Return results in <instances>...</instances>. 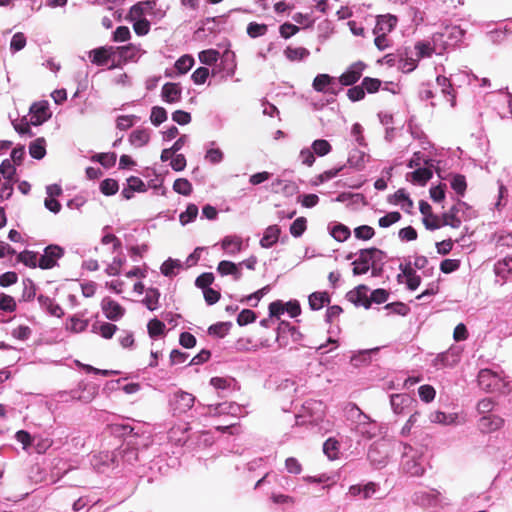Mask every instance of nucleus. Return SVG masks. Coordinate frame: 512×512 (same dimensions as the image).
I'll return each mask as SVG.
<instances>
[{
	"label": "nucleus",
	"instance_id": "1",
	"mask_svg": "<svg viewBox=\"0 0 512 512\" xmlns=\"http://www.w3.org/2000/svg\"><path fill=\"white\" fill-rule=\"evenodd\" d=\"M402 468L403 471L411 476H422L425 471V460L423 455L416 451L411 445L401 442Z\"/></svg>",
	"mask_w": 512,
	"mask_h": 512
},
{
	"label": "nucleus",
	"instance_id": "2",
	"mask_svg": "<svg viewBox=\"0 0 512 512\" xmlns=\"http://www.w3.org/2000/svg\"><path fill=\"white\" fill-rule=\"evenodd\" d=\"M98 393L97 385L81 380L77 387L70 391H60L58 393L59 401L69 402L70 400L80 401L83 403L91 402Z\"/></svg>",
	"mask_w": 512,
	"mask_h": 512
},
{
	"label": "nucleus",
	"instance_id": "3",
	"mask_svg": "<svg viewBox=\"0 0 512 512\" xmlns=\"http://www.w3.org/2000/svg\"><path fill=\"white\" fill-rule=\"evenodd\" d=\"M116 46H100L88 52V57L92 64L97 66H106L112 70L120 67V63L116 61Z\"/></svg>",
	"mask_w": 512,
	"mask_h": 512
},
{
	"label": "nucleus",
	"instance_id": "4",
	"mask_svg": "<svg viewBox=\"0 0 512 512\" xmlns=\"http://www.w3.org/2000/svg\"><path fill=\"white\" fill-rule=\"evenodd\" d=\"M378 255L382 256V250L376 247L360 249L358 251V258L352 262L353 275L366 274Z\"/></svg>",
	"mask_w": 512,
	"mask_h": 512
},
{
	"label": "nucleus",
	"instance_id": "5",
	"mask_svg": "<svg viewBox=\"0 0 512 512\" xmlns=\"http://www.w3.org/2000/svg\"><path fill=\"white\" fill-rule=\"evenodd\" d=\"M288 335L291 336L293 342H300L303 338V334L298 328L288 321L281 320L276 329V341L280 348H284L288 345Z\"/></svg>",
	"mask_w": 512,
	"mask_h": 512
},
{
	"label": "nucleus",
	"instance_id": "6",
	"mask_svg": "<svg viewBox=\"0 0 512 512\" xmlns=\"http://www.w3.org/2000/svg\"><path fill=\"white\" fill-rule=\"evenodd\" d=\"M169 403L171 409L173 410V414L181 415L193 407L195 403V397L191 393L179 390L173 394Z\"/></svg>",
	"mask_w": 512,
	"mask_h": 512
},
{
	"label": "nucleus",
	"instance_id": "7",
	"mask_svg": "<svg viewBox=\"0 0 512 512\" xmlns=\"http://www.w3.org/2000/svg\"><path fill=\"white\" fill-rule=\"evenodd\" d=\"M479 387L486 392L500 390L502 387V377L491 369H481L477 377Z\"/></svg>",
	"mask_w": 512,
	"mask_h": 512
},
{
	"label": "nucleus",
	"instance_id": "8",
	"mask_svg": "<svg viewBox=\"0 0 512 512\" xmlns=\"http://www.w3.org/2000/svg\"><path fill=\"white\" fill-rule=\"evenodd\" d=\"M64 255V249L56 244H50L44 248V253L38 260V267L43 270L52 269Z\"/></svg>",
	"mask_w": 512,
	"mask_h": 512
},
{
	"label": "nucleus",
	"instance_id": "9",
	"mask_svg": "<svg viewBox=\"0 0 512 512\" xmlns=\"http://www.w3.org/2000/svg\"><path fill=\"white\" fill-rule=\"evenodd\" d=\"M351 430L358 436L363 439L371 440L379 435L380 427L379 424L371 419L369 415H366V419H363L360 422H357Z\"/></svg>",
	"mask_w": 512,
	"mask_h": 512
},
{
	"label": "nucleus",
	"instance_id": "10",
	"mask_svg": "<svg viewBox=\"0 0 512 512\" xmlns=\"http://www.w3.org/2000/svg\"><path fill=\"white\" fill-rule=\"evenodd\" d=\"M390 404L394 414L403 415L412 410L416 400L407 393L391 394Z\"/></svg>",
	"mask_w": 512,
	"mask_h": 512
},
{
	"label": "nucleus",
	"instance_id": "11",
	"mask_svg": "<svg viewBox=\"0 0 512 512\" xmlns=\"http://www.w3.org/2000/svg\"><path fill=\"white\" fill-rule=\"evenodd\" d=\"M143 8L140 3L133 5L130 8L129 16L133 23V29L139 36L146 35L150 30V22L143 18Z\"/></svg>",
	"mask_w": 512,
	"mask_h": 512
},
{
	"label": "nucleus",
	"instance_id": "12",
	"mask_svg": "<svg viewBox=\"0 0 512 512\" xmlns=\"http://www.w3.org/2000/svg\"><path fill=\"white\" fill-rule=\"evenodd\" d=\"M30 124L33 126H40L51 117L49 111V104L47 101L35 102L31 105L30 109Z\"/></svg>",
	"mask_w": 512,
	"mask_h": 512
},
{
	"label": "nucleus",
	"instance_id": "13",
	"mask_svg": "<svg viewBox=\"0 0 512 512\" xmlns=\"http://www.w3.org/2000/svg\"><path fill=\"white\" fill-rule=\"evenodd\" d=\"M366 68L365 63L357 61L349 66V68L341 74L338 82L342 86L354 85L362 76L364 69Z\"/></svg>",
	"mask_w": 512,
	"mask_h": 512
},
{
	"label": "nucleus",
	"instance_id": "14",
	"mask_svg": "<svg viewBox=\"0 0 512 512\" xmlns=\"http://www.w3.org/2000/svg\"><path fill=\"white\" fill-rule=\"evenodd\" d=\"M223 47L225 48L222 54H220V69L225 72L227 77H232L235 74L237 64L236 56L233 51L230 50V43L226 42Z\"/></svg>",
	"mask_w": 512,
	"mask_h": 512
},
{
	"label": "nucleus",
	"instance_id": "15",
	"mask_svg": "<svg viewBox=\"0 0 512 512\" xmlns=\"http://www.w3.org/2000/svg\"><path fill=\"white\" fill-rule=\"evenodd\" d=\"M425 167H418L408 174L410 181L414 184L425 186L427 182L433 177L432 160H424Z\"/></svg>",
	"mask_w": 512,
	"mask_h": 512
},
{
	"label": "nucleus",
	"instance_id": "16",
	"mask_svg": "<svg viewBox=\"0 0 512 512\" xmlns=\"http://www.w3.org/2000/svg\"><path fill=\"white\" fill-rule=\"evenodd\" d=\"M241 406L235 402H222L208 405V414L211 416L230 415L237 417L241 413Z\"/></svg>",
	"mask_w": 512,
	"mask_h": 512
},
{
	"label": "nucleus",
	"instance_id": "17",
	"mask_svg": "<svg viewBox=\"0 0 512 512\" xmlns=\"http://www.w3.org/2000/svg\"><path fill=\"white\" fill-rule=\"evenodd\" d=\"M116 61L120 63V67L128 61H137L141 55L142 50L134 44L124 46H116Z\"/></svg>",
	"mask_w": 512,
	"mask_h": 512
},
{
	"label": "nucleus",
	"instance_id": "18",
	"mask_svg": "<svg viewBox=\"0 0 512 512\" xmlns=\"http://www.w3.org/2000/svg\"><path fill=\"white\" fill-rule=\"evenodd\" d=\"M101 308L106 318L111 321H118L125 313V309L110 297L103 298Z\"/></svg>",
	"mask_w": 512,
	"mask_h": 512
},
{
	"label": "nucleus",
	"instance_id": "19",
	"mask_svg": "<svg viewBox=\"0 0 512 512\" xmlns=\"http://www.w3.org/2000/svg\"><path fill=\"white\" fill-rule=\"evenodd\" d=\"M504 424V419L495 414L481 416L478 420V428L482 433H492L499 430Z\"/></svg>",
	"mask_w": 512,
	"mask_h": 512
},
{
	"label": "nucleus",
	"instance_id": "20",
	"mask_svg": "<svg viewBox=\"0 0 512 512\" xmlns=\"http://www.w3.org/2000/svg\"><path fill=\"white\" fill-rule=\"evenodd\" d=\"M494 272L498 278L497 282L503 285L512 276V256L498 260L494 265Z\"/></svg>",
	"mask_w": 512,
	"mask_h": 512
},
{
	"label": "nucleus",
	"instance_id": "21",
	"mask_svg": "<svg viewBox=\"0 0 512 512\" xmlns=\"http://www.w3.org/2000/svg\"><path fill=\"white\" fill-rule=\"evenodd\" d=\"M182 89L179 83L167 82L163 85L161 98L165 103L173 104L181 100Z\"/></svg>",
	"mask_w": 512,
	"mask_h": 512
},
{
	"label": "nucleus",
	"instance_id": "22",
	"mask_svg": "<svg viewBox=\"0 0 512 512\" xmlns=\"http://www.w3.org/2000/svg\"><path fill=\"white\" fill-rule=\"evenodd\" d=\"M465 33V30H463L460 26L451 25L446 26L443 29L441 37L445 39V44L447 46H455L463 40Z\"/></svg>",
	"mask_w": 512,
	"mask_h": 512
},
{
	"label": "nucleus",
	"instance_id": "23",
	"mask_svg": "<svg viewBox=\"0 0 512 512\" xmlns=\"http://www.w3.org/2000/svg\"><path fill=\"white\" fill-rule=\"evenodd\" d=\"M221 247L226 254L235 256L243 250L242 238L238 235H227L222 239Z\"/></svg>",
	"mask_w": 512,
	"mask_h": 512
},
{
	"label": "nucleus",
	"instance_id": "24",
	"mask_svg": "<svg viewBox=\"0 0 512 512\" xmlns=\"http://www.w3.org/2000/svg\"><path fill=\"white\" fill-rule=\"evenodd\" d=\"M368 287L364 284L358 285L354 291H351L347 294L349 300L353 302L356 306H363L366 309L370 308L371 301L367 297Z\"/></svg>",
	"mask_w": 512,
	"mask_h": 512
},
{
	"label": "nucleus",
	"instance_id": "25",
	"mask_svg": "<svg viewBox=\"0 0 512 512\" xmlns=\"http://www.w3.org/2000/svg\"><path fill=\"white\" fill-rule=\"evenodd\" d=\"M280 234L281 228L278 225L274 224L268 226L265 229L262 238L260 239V246L265 249L271 248L278 242Z\"/></svg>",
	"mask_w": 512,
	"mask_h": 512
},
{
	"label": "nucleus",
	"instance_id": "26",
	"mask_svg": "<svg viewBox=\"0 0 512 512\" xmlns=\"http://www.w3.org/2000/svg\"><path fill=\"white\" fill-rule=\"evenodd\" d=\"M398 19L396 16L391 14L380 15L377 18L376 26L374 28V33H383L387 34L391 32L395 26L397 25Z\"/></svg>",
	"mask_w": 512,
	"mask_h": 512
},
{
	"label": "nucleus",
	"instance_id": "27",
	"mask_svg": "<svg viewBox=\"0 0 512 512\" xmlns=\"http://www.w3.org/2000/svg\"><path fill=\"white\" fill-rule=\"evenodd\" d=\"M150 141V130L148 128H137L129 136V142L132 146L140 148Z\"/></svg>",
	"mask_w": 512,
	"mask_h": 512
},
{
	"label": "nucleus",
	"instance_id": "28",
	"mask_svg": "<svg viewBox=\"0 0 512 512\" xmlns=\"http://www.w3.org/2000/svg\"><path fill=\"white\" fill-rule=\"evenodd\" d=\"M459 362V358L457 355L452 354V352H442L436 356L433 360V366L437 369H442L445 367H453Z\"/></svg>",
	"mask_w": 512,
	"mask_h": 512
},
{
	"label": "nucleus",
	"instance_id": "29",
	"mask_svg": "<svg viewBox=\"0 0 512 512\" xmlns=\"http://www.w3.org/2000/svg\"><path fill=\"white\" fill-rule=\"evenodd\" d=\"M345 415L348 421L351 422L352 427L357 424V422L366 419V413H364L355 403L349 402L346 404Z\"/></svg>",
	"mask_w": 512,
	"mask_h": 512
},
{
	"label": "nucleus",
	"instance_id": "30",
	"mask_svg": "<svg viewBox=\"0 0 512 512\" xmlns=\"http://www.w3.org/2000/svg\"><path fill=\"white\" fill-rule=\"evenodd\" d=\"M458 419L457 413H446L442 411H434L429 415V420L432 423H438L443 425L455 424Z\"/></svg>",
	"mask_w": 512,
	"mask_h": 512
},
{
	"label": "nucleus",
	"instance_id": "31",
	"mask_svg": "<svg viewBox=\"0 0 512 512\" xmlns=\"http://www.w3.org/2000/svg\"><path fill=\"white\" fill-rule=\"evenodd\" d=\"M161 293L159 289L150 287L146 289V296L142 300V303L146 306V308L150 311H155L159 307V299Z\"/></svg>",
	"mask_w": 512,
	"mask_h": 512
},
{
	"label": "nucleus",
	"instance_id": "32",
	"mask_svg": "<svg viewBox=\"0 0 512 512\" xmlns=\"http://www.w3.org/2000/svg\"><path fill=\"white\" fill-rule=\"evenodd\" d=\"M29 154L36 160H41L46 155V141L43 137H39L29 144Z\"/></svg>",
	"mask_w": 512,
	"mask_h": 512
},
{
	"label": "nucleus",
	"instance_id": "33",
	"mask_svg": "<svg viewBox=\"0 0 512 512\" xmlns=\"http://www.w3.org/2000/svg\"><path fill=\"white\" fill-rule=\"evenodd\" d=\"M311 310L317 311L330 303V296L327 292H313L308 298Z\"/></svg>",
	"mask_w": 512,
	"mask_h": 512
},
{
	"label": "nucleus",
	"instance_id": "34",
	"mask_svg": "<svg viewBox=\"0 0 512 512\" xmlns=\"http://www.w3.org/2000/svg\"><path fill=\"white\" fill-rule=\"evenodd\" d=\"M328 229L330 235L338 242L346 241L351 235L350 229L342 223H335L333 226H329Z\"/></svg>",
	"mask_w": 512,
	"mask_h": 512
},
{
	"label": "nucleus",
	"instance_id": "35",
	"mask_svg": "<svg viewBox=\"0 0 512 512\" xmlns=\"http://www.w3.org/2000/svg\"><path fill=\"white\" fill-rule=\"evenodd\" d=\"M330 84H333V76L322 73L316 75L313 80L312 87L315 91L325 94L327 93Z\"/></svg>",
	"mask_w": 512,
	"mask_h": 512
},
{
	"label": "nucleus",
	"instance_id": "36",
	"mask_svg": "<svg viewBox=\"0 0 512 512\" xmlns=\"http://www.w3.org/2000/svg\"><path fill=\"white\" fill-rule=\"evenodd\" d=\"M458 207L456 205L452 206L449 211L444 212L442 214V225L450 226L452 228H459L461 226V220L457 216Z\"/></svg>",
	"mask_w": 512,
	"mask_h": 512
},
{
	"label": "nucleus",
	"instance_id": "37",
	"mask_svg": "<svg viewBox=\"0 0 512 512\" xmlns=\"http://www.w3.org/2000/svg\"><path fill=\"white\" fill-rule=\"evenodd\" d=\"M436 82L439 86L442 87V93L446 97H450L447 100L450 101L451 107H455L456 98H455L454 89L452 88L450 80L445 76H437Z\"/></svg>",
	"mask_w": 512,
	"mask_h": 512
},
{
	"label": "nucleus",
	"instance_id": "38",
	"mask_svg": "<svg viewBox=\"0 0 512 512\" xmlns=\"http://www.w3.org/2000/svg\"><path fill=\"white\" fill-rule=\"evenodd\" d=\"M17 261L34 269L38 267V253L31 250H24L17 254Z\"/></svg>",
	"mask_w": 512,
	"mask_h": 512
},
{
	"label": "nucleus",
	"instance_id": "39",
	"mask_svg": "<svg viewBox=\"0 0 512 512\" xmlns=\"http://www.w3.org/2000/svg\"><path fill=\"white\" fill-rule=\"evenodd\" d=\"M284 55L289 61L294 62L306 59L310 55V52L304 47L292 48L288 46L284 50Z\"/></svg>",
	"mask_w": 512,
	"mask_h": 512
},
{
	"label": "nucleus",
	"instance_id": "40",
	"mask_svg": "<svg viewBox=\"0 0 512 512\" xmlns=\"http://www.w3.org/2000/svg\"><path fill=\"white\" fill-rule=\"evenodd\" d=\"M10 159H4L0 164V173L6 181H17L16 168Z\"/></svg>",
	"mask_w": 512,
	"mask_h": 512
},
{
	"label": "nucleus",
	"instance_id": "41",
	"mask_svg": "<svg viewBox=\"0 0 512 512\" xmlns=\"http://www.w3.org/2000/svg\"><path fill=\"white\" fill-rule=\"evenodd\" d=\"M231 327H232V323L229 321L217 322V323L209 326L208 334L211 336L218 337V338H223L228 334Z\"/></svg>",
	"mask_w": 512,
	"mask_h": 512
},
{
	"label": "nucleus",
	"instance_id": "42",
	"mask_svg": "<svg viewBox=\"0 0 512 512\" xmlns=\"http://www.w3.org/2000/svg\"><path fill=\"white\" fill-rule=\"evenodd\" d=\"M199 61L204 65H214L220 58V52L217 49H206L198 54Z\"/></svg>",
	"mask_w": 512,
	"mask_h": 512
},
{
	"label": "nucleus",
	"instance_id": "43",
	"mask_svg": "<svg viewBox=\"0 0 512 512\" xmlns=\"http://www.w3.org/2000/svg\"><path fill=\"white\" fill-rule=\"evenodd\" d=\"M36 285L30 278L23 279V291L21 295V300L24 302H30L34 300L36 296Z\"/></svg>",
	"mask_w": 512,
	"mask_h": 512
},
{
	"label": "nucleus",
	"instance_id": "44",
	"mask_svg": "<svg viewBox=\"0 0 512 512\" xmlns=\"http://www.w3.org/2000/svg\"><path fill=\"white\" fill-rule=\"evenodd\" d=\"M311 149L315 155L323 157L331 152L332 146L325 139H316L312 142Z\"/></svg>",
	"mask_w": 512,
	"mask_h": 512
},
{
	"label": "nucleus",
	"instance_id": "45",
	"mask_svg": "<svg viewBox=\"0 0 512 512\" xmlns=\"http://www.w3.org/2000/svg\"><path fill=\"white\" fill-rule=\"evenodd\" d=\"M198 215V207L197 205L190 203L187 205L186 210L180 213L179 221L182 226H185L191 222H193Z\"/></svg>",
	"mask_w": 512,
	"mask_h": 512
},
{
	"label": "nucleus",
	"instance_id": "46",
	"mask_svg": "<svg viewBox=\"0 0 512 512\" xmlns=\"http://www.w3.org/2000/svg\"><path fill=\"white\" fill-rule=\"evenodd\" d=\"M168 118V114H167V111L165 108L161 107V106H154L152 107L151 109V114H150V121L151 123L158 127L160 126L163 122H165Z\"/></svg>",
	"mask_w": 512,
	"mask_h": 512
},
{
	"label": "nucleus",
	"instance_id": "47",
	"mask_svg": "<svg viewBox=\"0 0 512 512\" xmlns=\"http://www.w3.org/2000/svg\"><path fill=\"white\" fill-rule=\"evenodd\" d=\"M165 324L157 318L151 319L147 324L148 334L152 339L163 335Z\"/></svg>",
	"mask_w": 512,
	"mask_h": 512
},
{
	"label": "nucleus",
	"instance_id": "48",
	"mask_svg": "<svg viewBox=\"0 0 512 512\" xmlns=\"http://www.w3.org/2000/svg\"><path fill=\"white\" fill-rule=\"evenodd\" d=\"M173 190L180 195L189 196L193 191V187L186 178H178L173 183Z\"/></svg>",
	"mask_w": 512,
	"mask_h": 512
},
{
	"label": "nucleus",
	"instance_id": "49",
	"mask_svg": "<svg viewBox=\"0 0 512 512\" xmlns=\"http://www.w3.org/2000/svg\"><path fill=\"white\" fill-rule=\"evenodd\" d=\"M180 267L181 262L179 260L168 258L162 263L160 271L164 276L172 277L176 274L175 269H178Z\"/></svg>",
	"mask_w": 512,
	"mask_h": 512
},
{
	"label": "nucleus",
	"instance_id": "50",
	"mask_svg": "<svg viewBox=\"0 0 512 512\" xmlns=\"http://www.w3.org/2000/svg\"><path fill=\"white\" fill-rule=\"evenodd\" d=\"M194 63V58L189 54H185L175 62V68L180 74H185L193 67Z\"/></svg>",
	"mask_w": 512,
	"mask_h": 512
},
{
	"label": "nucleus",
	"instance_id": "51",
	"mask_svg": "<svg viewBox=\"0 0 512 512\" xmlns=\"http://www.w3.org/2000/svg\"><path fill=\"white\" fill-rule=\"evenodd\" d=\"M100 191L106 196L115 195L119 190L118 182L112 178H106L100 183Z\"/></svg>",
	"mask_w": 512,
	"mask_h": 512
},
{
	"label": "nucleus",
	"instance_id": "52",
	"mask_svg": "<svg viewBox=\"0 0 512 512\" xmlns=\"http://www.w3.org/2000/svg\"><path fill=\"white\" fill-rule=\"evenodd\" d=\"M116 154L111 153H98L92 157V160L100 163L105 168H111L116 163Z\"/></svg>",
	"mask_w": 512,
	"mask_h": 512
},
{
	"label": "nucleus",
	"instance_id": "53",
	"mask_svg": "<svg viewBox=\"0 0 512 512\" xmlns=\"http://www.w3.org/2000/svg\"><path fill=\"white\" fill-rule=\"evenodd\" d=\"M451 188L458 194L463 196L465 194L467 183L466 178L462 174L453 175L450 181Z\"/></svg>",
	"mask_w": 512,
	"mask_h": 512
},
{
	"label": "nucleus",
	"instance_id": "54",
	"mask_svg": "<svg viewBox=\"0 0 512 512\" xmlns=\"http://www.w3.org/2000/svg\"><path fill=\"white\" fill-rule=\"evenodd\" d=\"M401 218H402V216H401L400 212L392 211V212H389V213L385 214L384 216L380 217L378 220V225L381 228H388L391 225L399 222L401 220Z\"/></svg>",
	"mask_w": 512,
	"mask_h": 512
},
{
	"label": "nucleus",
	"instance_id": "55",
	"mask_svg": "<svg viewBox=\"0 0 512 512\" xmlns=\"http://www.w3.org/2000/svg\"><path fill=\"white\" fill-rule=\"evenodd\" d=\"M111 431H112V434L116 435V436H119V437H126V436H130V435H135L137 436L138 433L134 432V427L131 426L130 424H113L111 426Z\"/></svg>",
	"mask_w": 512,
	"mask_h": 512
},
{
	"label": "nucleus",
	"instance_id": "56",
	"mask_svg": "<svg viewBox=\"0 0 512 512\" xmlns=\"http://www.w3.org/2000/svg\"><path fill=\"white\" fill-rule=\"evenodd\" d=\"M387 254L382 250V256H377L374 262L371 264V275L373 277H380L384 271V265L386 262Z\"/></svg>",
	"mask_w": 512,
	"mask_h": 512
},
{
	"label": "nucleus",
	"instance_id": "57",
	"mask_svg": "<svg viewBox=\"0 0 512 512\" xmlns=\"http://www.w3.org/2000/svg\"><path fill=\"white\" fill-rule=\"evenodd\" d=\"M307 220L305 217L296 218L290 225V233L293 237H300L303 235L307 228Z\"/></svg>",
	"mask_w": 512,
	"mask_h": 512
},
{
	"label": "nucleus",
	"instance_id": "58",
	"mask_svg": "<svg viewBox=\"0 0 512 512\" xmlns=\"http://www.w3.org/2000/svg\"><path fill=\"white\" fill-rule=\"evenodd\" d=\"M439 495L440 493L437 490L431 489L427 492H421L420 495L417 496V499L420 500L422 504L433 506L438 503Z\"/></svg>",
	"mask_w": 512,
	"mask_h": 512
},
{
	"label": "nucleus",
	"instance_id": "59",
	"mask_svg": "<svg viewBox=\"0 0 512 512\" xmlns=\"http://www.w3.org/2000/svg\"><path fill=\"white\" fill-rule=\"evenodd\" d=\"M365 153L358 149H353L348 157V164L351 167L361 169L364 166Z\"/></svg>",
	"mask_w": 512,
	"mask_h": 512
},
{
	"label": "nucleus",
	"instance_id": "60",
	"mask_svg": "<svg viewBox=\"0 0 512 512\" xmlns=\"http://www.w3.org/2000/svg\"><path fill=\"white\" fill-rule=\"evenodd\" d=\"M375 235V230L369 225H360L354 228V236L359 240H370Z\"/></svg>",
	"mask_w": 512,
	"mask_h": 512
},
{
	"label": "nucleus",
	"instance_id": "61",
	"mask_svg": "<svg viewBox=\"0 0 512 512\" xmlns=\"http://www.w3.org/2000/svg\"><path fill=\"white\" fill-rule=\"evenodd\" d=\"M268 26L257 22H250L247 26V34L251 38H257L266 34Z\"/></svg>",
	"mask_w": 512,
	"mask_h": 512
},
{
	"label": "nucleus",
	"instance_id": "62",
	"mask_svg": "<svg viewBox=\"0 0 512 512\" xmlns=\"http://www.w3.org/2000/svg\"><path fill=\"white\" fill-rule=\"evenodd\" d=\"M126 263L125 257L122 256H116L113 258V261L111 264L107 266L105 269V272L109 276H118L120 274V268Z\"/></svg>",
	"mask_w": 512,
	"mask_h": 512
},
{
	"label": "nucleus",
	"instance_id": "63",
	"mask_svg": "<svg viewBox=\"0 0 512 512\" xmlns=\"http://www.w3.org/2000/svg\"><path fill=\"white\" fill-rule=\"evenodd\" d=\"M257 318L256 313L251 309H243L237 316V324L246 326L253 323Z\"/></svg>",
	"mask_w": 512,
	"mask_h": 512
},
{
	"label": "nucleus",
	"instance_id": "64",
	"mask_svg": "<svg viewBox=\"0 0 512 512\" xmlns=\"http://www.w3.org/2000/svg\"><path fill=\"white\" fill-rule=\"evenodd\" d=\"M26 45V37L22 32L15 33L10 41V50L12 53H16L22 50Z\"/></svg>",
	"mask_w": 512,
	"mask_h": 512
}]
</instances>
